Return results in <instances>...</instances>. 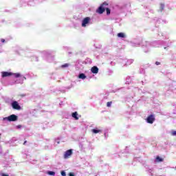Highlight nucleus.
Masks as SVG:
<instances>
[{"label":"nucleus","instance_id":"1","mask_svg":"<svg viewBox=\"0 0 176 176\" xmlns=\"http://www.w3.org/2000/svg\"><path fill=\"white\" fill-rule=\"evenodd\" d=\"M108 3L106 1L100 5V6L96 10V13L99 14H102L105 10L107 11V14H111V9L108 8Z\"/></svg>","mask_w":176,"mask_h":176},{"label":"nucleus","instance_id":"2","mask_svg":"<svg viewBox=\"0 0 176 176\" xmlns=\"http://www.w3.org/2000/svg\"><path fill=\"white\" fill-rule=\"evenodd\" d=\"M17 119H19V118L17 117V116L12 114L8 117H6L4 118L5 120H8V122H16V120H17Z\"/></svg>","mask_w":176,"mask_h":176},{"label":"nucleus","instance_id":"3","mask_svg":"<svg viewBox=\"0 0 176 176\" xmlns=\"http://www.w3.org/2000/svg\"><path fill=\"white\" fill-rule=\"evenodd\" d=\"M155 120H156V119L155 118V116L153 114H151L146 118L147 123H149L150 124H153Z\"/></svg>","mask_w":176,"mask_h":176},{"label":"nucleus","instance_id":"4","mask_svg":"<svg viewBox=\"0 0 176 176\" xmlns=\"http://www.w3.org/2000/svg\"><path fill=\"white\" fill-rule=\"evenodd\" d=\"M12 107L13 109H16V111H20V109H21V107L19 104V102L17 101L12 102Z\"/></svg>","mask_w":176,"mask_h":176},{"label":"nucleus","instance_id":"5","mask_svg":"<svg viewBox=\"0 0 176 176\" xmlns=\"http://www.w3.org/2000/svg\"><path fill=\"white\" fill-rule=\"evenodd\" d=\"M90 23V17L87 16L85 17L82 22V27H86L87 24H89Z\"/></svg>","mask_w":176,"mask_h":176},{"label":"nucleus","instance_id":"6","mask_svg":"<svg viewBox=\"0 0 176 176\" xmlns=\"http://www.w3.org/2000/svg\"><path fill=\"white\" fill-rule=\"evenodd\" d=\"M71 155H72V149L67 150L64 154V158L68 159Z\"/></svg>","mask_w":176,"mask_h":176},{"label":"nucleus","instance_id":"7","mask_svg":"<svg viewBox=\"0 0 176 176\" xmlns=\"http://www.w3.org/2000/svg\"><path fill=\"white\" fill-rule=\"evenodd\" d=\"M1 75L3 78H6L8 76H12L13 74L12 72H1Z\"/></svg>","mask_w":176,"mask_h":176},{"label":"nucleus","instance_id":"8","mask_svg":"<svg viewBox=\"0 0 176 176\" xmlns=\"http://www.w3.org/2000/svg\"><path fill=\"white\" fill-rule=\"evenodd\" d=\"M91 71L92 74H98V67H97L96 66H94L93 67H91Z\"/></svg>","mask_w":176,"mask_h":176},{"label":"nucleus","instance_id":"9","mask_svg":"<svg viewBox=\"0 0 176 176\" xmlns=\"http://www.w3.org/2000/svg\"><path fill=\"white\" fill-rule=\"evenodd\" d=\"M72 118H74V119H76V120H79V117H78V112H74L72 114Z\"/></svg>","mask_w":176,"mask_h":176},{"label":"nucleus","instance_id":"10","mask_svg":"<svg viewBox=\"0 0 176 176\" xmlns=\"http://www.w3.org/2000/svg\"><path fill=\"white\" fill-rule=\"evenodd\" d=\"M91 131L92 133H94V134H98V133H102V131H101V129H92Z\"/></svg>","mask_w":176,"mask_h":176},{"label":"nucleus","instance_id":"11","mask_svg":"<svg viewBox=\"0 0 176 176\" xmlns=\"http://www.w3.org/2000/svg\"><path fill=\"white\" fill-rule=\"evenodd\" d=\"M78 78L80 79H86V75H85V74H80L79 76H78Z\"/></svg>","mask_w":176,"mask_h":176},{"label":"nucleus","instance_id":"12","mask_svg":"<svg viewBox=\"0 0 176 176\" xmlns=\"http://www.w3.org/2000/svg\"><path fill=\"white\" fill-rule=\"evenodd\" d=\"M117 36H118V38H124L125 36L124 33L123 32L118 33Z\"/></svg>","mask_w":176,"mask_h":176},{"label":"nucleus","instance_id":"13","mask_svg":"<svg viewBox=\"0 0 176 176\" xmlns=\"http://www.w3.org/2000/svg\"><path fill=\"white\" fill-rule=\"evenodd\" d=\"M69 67V64L65 63L64 65H61V68H68Z\"/></svg>","mask_w":176,"mask_h":176},{"label":"nucleus","instance_id":"14","mask_svg":"<svg viewBox=\"0 0 176 176\" xmlns=\"http://www.w3.org/2000/svg\"><path fill=\"white\" fill-rule=\"evenodd\" d=\"M163 158H162V157H160L159 156H157L156 157V161L157 162H163Z\"/></svg>","mask_w":176,"mask_h":176},{"label":"nucleus","instance_id":"15","mask_svg":"<svg viewBox=\"0 0 176 176\" xmlns=\"http://www.w3.org/2000/svg\"><path fill=\"white\" fill-rule=\"evenodd\" d=\"M47 174L49 175H56V173L55 172H53V171H48L47 172Z\"/></svg>","mask_w":176,"mask_h":176},{"label":"nucleus","instance_id":"16","mask_svg":"<svg viewBox=\"0 0 176 176\" xmlns=\"http://www.w3.org/2000/svg\"><path fill=\"white\" fill-rule=\"evenodd\" d=\"M14 75L15 78H20V76H21L20 73H16V74H14Z\"/></svg>","mask_w":176,"mask_h":176},{"label":"nucleus","instance_id":"17","mask_svg":"<svg viewBox=\"0 0 176 176\" xmlns=\"http://www.w3.org/2000/svg\"><path fill=\"white\" fill-rule=\"evenodd\" d=\"M25 96H27V94H22L18 95V97H20L21 98H23V97H25Z\"/></svg>","mask_w":176,"mask_h":176},{"label":"nucleus","instance_id":"18","mask_svg":"<svg viewBox=\"0 0 176 176\" xmlns=\"http://www.w3.org/2000/svg\"><path fill=\"white\" fill-rule=\"evenodd\" d=\"M60 174L62 176H67V174L65 173V171H64V170L61 171Z\"/></svg>","mask_w":176,"mask_h":176},{"label":"nucleus","instance_id":"19","mask_svg":"<svg viewBox=\"0 0 176 176\" xmlns=\"http://www.w3.org/2000/svg\"><path fill=\"white\" fill-rule=\"evenodd\" d=\"M111 105H112V102H108L107 103V107H111Z\"/></svg>","mask_w":176,"mask_h":176},{"label":"nucleus","instance_id":"20","mask_svg":"<svg viewBox=\"0 0 176 176\" xmlns=\"http://www.w3.org/2000/svg\"><path fill=\"white\" fill-rule=\"evenodd\" d=\"M1 176H9V175L8 174H5V173H1Z\"/></svg>","mask_w":176,"mask_h":176},{"label":"nucleus","instance_id":"21","mask_svg":"<svg viewBox=\"0 0 176 176\" xmlns=\"http://www.w3.org/2000/svg\"><path fill=\"white\" fill-rule=\"evenodd\" d=\"M172 135H176V131L172 132Z\"/></svg>","mask_w":176,"mask_h":176},{"label":"nucleus","instance_id":"22","mask_svg":"<svg viewBox=\"0 0 176 176\" xmlns=\"http://www.w3.org/2000/svg\"><path fill=\"white\" fill-rule=\"evenodd\" d=\"M69 176H75V174L70 173H69Z\"/></svg>","mask_w":176,"mask_h":176},{"label":"nucleus","instance_id":"23","mask_svg":"<svg viewBox=\"0 0 176 176\" xmlns=\"http://www.w3.org/2000/svg\"><path fill=\"white\" fill-rule=\"evenodd\" d=\"M1 42H2V43H5V39H3V38H1Z\"/></svg>","mask_w":176,"mask_h":176},{"label":"nucleus","instance_id":"24","mask_svg":"<svg viewBox=\"0 0 176 176\" xmlns=\"http://www.w3.org/2000/svg\"><path fill=\"white\" fill-rule=\"evenodd\" d=\"M155 64H156L157 65H160V62H155Z\"/></svg>","mask_w":176,"mask_h":176},{"label":"nucleus","instance_id":"25","mask_svg":"<svg viewBox=\"0 0 176 176\" xmlns=\"http://www.w3.org/2000/svg\"><path fill=\"white\" fill-rule=\"evenodd\" d=\"M27 144V140H25L24 142H23V145H25Z\"/></svg>","mask_w":176,"mask_h":176},{"label":"nucleus","instance_id":"26","mask_svg":"<svg viewBox=\"0 0 176 176\" xmlns=\"http://www.w3.org/2000/svg\"><path fill=\"white\" fill-rule=\"evenodd\" d=\"M18 127L20 129L21 126V125H19V126H18Z\"/></svg>","mask_w":176,"mask_h":176}]
</instances>
